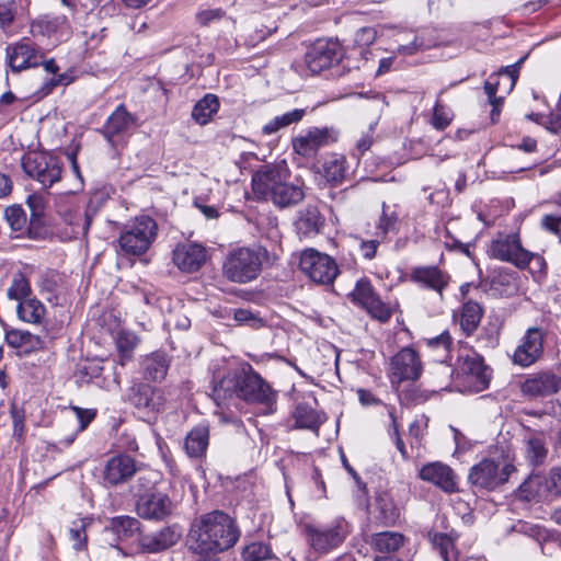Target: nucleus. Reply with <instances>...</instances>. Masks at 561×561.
<instances>
[{
  "label": "nucleus",
  "mask_w": 561,
  "mask_h": 561,
  "mask_svg": "<svg viewBox=\"0 0 561 561\" xmlns=\"http://www.w3.org/2000/svg\"><path fill=\"white\" fill-rule=\"evenodd\" d=\"M5 341L10 346L19 348L26 345L33 346L34 341L38 342V339L27 331L10 330L5 333Z\"/></svg>",
  "instance_id": "603ef678"
},
{
  "label": "nucleus",
  "mask_w": 561,
  "mask_h": 561,
  "mask_svg": "<svg viewBox=\"0 0 561 561\" xmlns=\"http://www.w3.org/2000/svg\"><path fill=\"white\" fill-rule=\"evenodd\" d=\"M218 98L214 94H206L193 107L192 117L196 123L204 125L209 122V119L218 111Z\"/></svg>",
  "instance_id": "4c0bfd02"
},
{
  "label": "nucleus",
  "mask_w": 561,
  "mask_h": 561,
  "mask_svg": "<svg viewBox=\"0 0 561 561\" xmlns=\"http://www.w3.org/2000/svg\"><path fill=\"white\" fill-rule=\"evenodd\" d=\"M24 172L44 187H51L61 179L60 160L48 152H31L22 161Z\"/></svg>",
  "instance_id": "0eeeda50"
},
{
  "label": "nucleus",
  "mask_w": 561,
  "mask_h": 561,
  "mask_svg": "<svg viewBox=\"0 0 561 561\" xmlns=\"http://www.w3.org/2000/svg\"><path fill=\"white\" fill-rule=\"evenodd\" d=\"M374 144V126L370 125L367 133H364L356 141L354 156L359 159L364 156Z\"/></svg>",
  "instance_id": "052dcab7"
},
{
  "label": "nucleus",
  "mask_w": 561,
  "mask_h": 561,
  "mask_svg": "<svg viewBox=\"0 0 561 561\" xmlns=\"http://www.w3.org/2000/svg\"><path fill=\"white\" fill-rule=\"evenodd\" d=\"M347 168L346 158L333 152L324 157L319 173L328 183L336 185L344 181Z\"/></svg>",
  "instance_id": "cd10ccee"
},
{
  "label": "nucleus",
  "mask_w": 561,
  "mask_h": 561,
  "mask_svg": "<svg viewBox=\"0 0 561 561\" xmlns=\"http://www.w3.org/2000/svg\"><path fill=\"white\" fill-rule=\"evenodd\" d=\"M398 214L394 210L382 204V211L376 225L375 236L382 241L387 238L390 232H396L398 227Z\"/></svg>",
  "instance_id": "79ce46f5"
},
{
  "label": "nucleus",
  "mask_w": 561,
  "mask_h": 561,
  "mask_svg": "<svg viewBox=\"0 0 561 561\" xmlns=\"http://www.w3.org/2000/svg\"><path fill=\"white\" fill-rule=\"evenodd\" d=\"M432 542L444 561H460L459 553L455 549V543L447 535L435 534L432 538Z\"/></svg>",
  "instance_id": "de8ad7c7"
},
{
  "label": "nucleus",
  "mask_w": 561,
  "mask_h": 561,
  "mask_svg": "<svg viewBox=\"0 0 561 561\" xmlns=\"http://www.w3.org/2000/svg\"><path fill=\"white\" fill-rule=\"evenodd\" d=\"M513 530L535 539L538 543L549 541L554 537V535L545 527L528 522L519 520L513 526Z\"/></svg>",
  "instance_id": "c03bdc74"
},
{
  "label": "nucleus",
  "mask_w": 561,
  "mask_h": 561,
  "mask_svg": "<svg viewBox=\"0 0 561 561\" xmlns=\"http://www.w3.org/2000/svg\"><path fill=\"white\" fill-rule=\"evenodd\" d=\"M514 470L510 462L484 459L471 468L469 481L479 489L490 491L506 482Z\"/></svg>",
  "instance_id": "9b49d317"
},
{
  "label": "nucleus",
  "mask_w": 561,
  "mask_h": 561,
  "mask_svg": "<svg viewBox=\"0 0 561 561\" xmlns=\"http://www.w3.org/2000/svg\"><path fill=\"white\" fill-rule=\"evenodd\" d=\"M545 333L540 328H529L517 345L512 360L520 367H528L535 364L543 353Z\"/></svg>",
  "instance_id": "2eb2a0df"
},
{
  "label": "nucleus",
  "mask_w": 561,
  "mask_h": 561,
  "mask_svg": "<svg viewBox=\"0 0 561 561\" xmlns=\"http://www.w3.org/2000/svg\"><path fill=\"white\" fill-rule=\"evenodd\" d=\"M140 530V522L130 516H116L103 529V541L117 547L119 541L133 538Z\"/></svg>",
  "instance_id": "aec40b11"
},
{
  "label": "nucleus",
  "mask_w": 561,
  "mask_h": 561,
  "mask_svg": "<svg viewBox=\"0 0 561 561\" xmlns=\"http://www.w3.org/2000/svg\"><path fill=\"white\" fill-rule=\"evenodd\" d=\"M411 279L427 289L436 291L440 297H443V291L449 283V276L436 266L413 268Z\"/></svg>",
  "instance_id": "bb28decb"
},
{
  "label": "nucleus",
  "mask_w": 561,
  "mask_h": 561,
  "mask_svg": "<svg viewBox=\"0 0 561 561\" xmlns=\"http://www.w3.org/2000/svg\"><path fill=\"white\" fill-rule=\"evenodd\" d=\"M560 389L561 377L550 371L534 374L522 383V392L530 398L548 397Z\"/></svg>",
  "instance_id": "412c9836"
},
{
  "label": "nucleus",
  "mask_w": 561,
  "mask_h": 561,
  "mask_svg": "<svg viewBox=\"0 0 561 561\" xmlns=\"http://www.w3.org/2000/svg\"><path fill=\"white\" fill-rule=\"evenodd\" d=\"M350 531V525L343 518L334 519L325 525L305 526L308 545L320 554L328 553L342 545Z\"/></svg>",
  "instance_id": "423d86ee"
},
{
  "label": "nucleus",
  "mask_w": 561,
  "mask_h": 561,
  "mask_svg": "<svg viewBox=\"0 0 561 561\" xmlns=\"http://www.w3.org/2000/svg\"><path fill=\"white\" fill-rule=\"evenodd\" d=\"M371 545L379 552L392 553L404 545V536L396 531H381L374 535Z\"/></svg>",
  "instance_id": "f704fd0d"
},
{
  "label": "nucleus",
  "mask_w": 561,
  "mask_h": 561,
  "mask_svg": "<svg viewBox=\"0 0 561 561\" xmlns=\"http://www.w3.org/2000/svg\"><path fill=\"white\" fill-rule=\"evenodd\" d=\"M4 218L13 231L23 234L25 231L31 232V225L26 227V215L21 206H10L4 210Z\"/></svg>",
  "instance_id": "49530a36"
},
{
  "label": "nucleus",
  "mask_w": 561,
  "mask_h": 561,
  "mask_svg": "<svg viewBox=\"0 0 561 561\" xmlns=\"http://www.w3.org/2000/svg\"><path fill=\"white\" fill-rule=\"evenodd\" d=\"M525 453L527 460L533 466L542 465L547 458L548 449L543 437L539 435L530 436L525 442Z\"/></svg>",
  "instance_id": "a19ab883"
},
{
  "label": "nucleus",
  "mask_w": 561,
  "mask_h": 561,
  "mask_svg": "<svg viewBox=\"0 0 561 561\" xmlns=\"http://www.w3.org/2000/svg\"><path fill=\"white\" fill-rule=\"evenodd\" d=\"M339 133L332 127H310L291 139L293 150L305 158H311L325 146L337 140Z\"/></svg>",
  "instance_id": "ddd939ff"
},
{
  "label": "nucleus",
  "mask_w": 561,
  "mask_h": 561,
  "mask_svg": "<svg viewBox=\"0 0 561 561\" xmlns=\"http://www.w3.org/2000/svg\"><path fill=\"white\" fill-rule=\"evenodd\" d=\"M296 426L318 432L320 425L325 421L323 413L318 412L307 403H299L294 413Z\"/></svg>",
  "instance_id": "473e14b6"
},
{
  "label": "nucleus",
  "mask_w": 561,
  "mask_h": 561,
  "mask_svg": "<svg viewBox=\"0 0 561 561\" xmlns=\"http://www.w3.org/2000/svg\"><path fill=\"white\" fill-rule=\"evenodd\" d=\"M483 310L481 306L474 301H467L462 306L460 325L467 335L472 334L480 324Z\"/></svg>",
  "instance_id": "e433bc0d"
},
{
  "label": "nucleus",
  "mask_w": 561,
  "mask_h": 561,
  "mask_svg": "<svg viewBox=\"0 0 561 561\" xmlns=\"http://www.w3.org/2000/svg\"><path fill=\"white\" fill-rule=\"evenodd\" d=\"M19 318L28 323H39L45 314L44 305L35 298H25L16 308Z\"/></svg>",
  "instance_id": "c9c22d12"
},
{
  "label": "nucleus",
  "mask_w": 561,
  "mask_h": 561,
  "mask_svg": "<svg viewBox=\"0 0 561 561\" xmlns=\"http://www.w3.org/2000/svg\"><path fill=\"white\" fill-rule=\"evenodd\" d=\"M451 345L453 339L448 331H444L442 334L426 340V346L433 353L435 360L440 363V370L447 376L453 374L450 366L444 365L450 357Z\"/></svg>",
  "instance_id": "2f4dec72"
},
{
  "label": "nucleus",
  "mask_w": 561,
  "mask_h": 561,
  "mask_svg": "<svg viewBox=\"0 0 561 561\" xmlns=\"http://www.w3.org/2000/svg\"><path fill=\"white\" fill-rule=\"evenodd\" d=\"M85 522L80 519L72 524V527L69 529L70 540L72 541V547L76 550H82L87 546V533H85Z\"/></svg>",
  "instance_id": "5fc2aeb1"
},
{
  "label": "nucleus",
  "mask_w": 561,
  "mask_h": 561,
  "mask_svg": "<svg viewBox=\"0 0 561 561\" xmlns=\"http://www.w3.org/2000/svg\"><path fill=\"white\" fill-rule=\"evenodd\" d=\"M157 236L158 225L156 220L141 215L125 225L119 234L118 244L125 254L139 256L150 249Z\"/></svg>",
  "instance_id": "39448f33"
},
{
  "label": "nucleus",
  "mask_w": 561,
  "mask_h": 561,
  "mask_svg": "<svg viewBox=\"0 0 561 561\" xmlns=\"http://www.w3.org/2000/svg\"><path fill=\"white\" fill-rule=\"evenodd\" d=\"M135 123V116L126 110L124 104H119L107 117L100 131L104 138L113 145L115 142V137L129 131Z\"/></svg>",
  "instance_id": "a878e982"
},
{
  "label": "nucleus",
  "mask_w": 561,
  "mask_h": 561,
  "mask_svg": "<svg viewBox=\"0 0 561 561\" xmlns=\"http://www.w3.org/2000/svg\"><path fill=\"white\" fill-rule=\"evenodd\" d=\"M158 478L159 474L156 471L146 470L144 472H140L137 479L139 490H142L145 492L150 491L157 483Z\"/></svg>",
  "instance_id": "e2e57ef3"
},
{
  "label": "nucleus",
  "mask_w": 561,
  "mask_h": 561,
  "mask_svg": "<svg viewBox=\"0 0 561 561\" xmlns=\"http://www.w3.org/2000/svg\"><path fill=\"white\" fill-rule=\"evenodd\" d=\"M242 557L244 561H265L272 558V550L267 543L255 541L244 548Z\"/></svg>",
  "instance_id": "09e8293b"
},
{
  "label": "nucleus",
  "mask_w": 561,
  "mask_h": 561,
  "mask_svg": "<svg viewBox=\"0 0 561 561\" xmlns=\"http://www.w3.org/2000/svg\"><path fill=\"white\" fill-rule=\"evenodd\" d=\"M381 242L382 240L376 236L370 240L359 239V251L362 256L365 260H373L376 256L377 249Z\"/></svg>",
  "instance_id": "680f3d73"
},
{
  "label": "nucleus",
  "mask_w": 561,
  "mask_h": 561,
  "mask_svg": "<svg viewBox=\"0 0 561 561\" xmlns=\"http://www.w3.org/2000/svg\"><path fill=\"white\" fill-rule=\"evenodd\" d=\"M239 537L234 520L221 511H214L192 524L188 546L198 554L218 553L233 547Z\"/></svg>",
  "instance_id": "f03ea898"
},
{
  "label": "nucleus",
  "mask_w": 561,
  "mask_h": 561,
  "mask_svg": "<svg viewBox=\"0 0 561 561\" xmlns=\"http://www.w3.org/2000/svg\"><path fill=\"white\" fill-rule=\"evenodd\" d=\"M138 344V336L130 331L119 332L116 341L117 348L121 353L122 360L129 358L130 353Z\"/></svg>",
  "instance_id": "3c124183"
},
{
  "label": "nucleus",
  "mask_w": 561,
  "mask_h": 561,
  "mask_svg": "<svg viewBox=\"0 0 561 561\" xmlns=\"http://www.w3.org/2000/svg\"><path fill=\"white\" fill-rule=\"evenodd\" d=\"M547 480L540 474L529 476L519 486L520 495L527 501L541 496L545 491H548Z\"/></svg>",
  "instance_id": "37998d69"
},
{
  "label": "nucleus",
  "mask_w": 561,
  "mask_h": 561,
  "mask_svg": "<svg viewBox=\"0 0 561 561\" xmlns=\"http://www.w3.org/2000/svg\"><path fill=\"white\" fill-rule=\"evenodd\" d=\"M207 259L206 249L197 243H184L173 251V262L182 271L193 273L198 271Z\"/></svg>",
  "instance_id": "4be33fe9"
},
{
  "label": "nucleus",
  "mask_w": 561,
  "mask_h": 561,
  "mask_svg": "<svg viewBox=\"0 0 561 561\" xmlns=\"http://www.w3.org/2000/svg\"><path fill=\"white\" fill-rule=\"evenodd\" d=\"M484 92L488 95L489 102L492 105L491 118L492 122H496L497 117L501 113V106L504 101V95L496 96L499 91V82H492L491 80H486L484 82Z\"/></svg>",
  "instance_id": "8fccbe9b"
},
{
  "label": "nucleus",
  "mask_w": 561,
  "mask_h": 561,
  "mask_svg": "<svg viewBox=\"0 0 561 561\" xmlns=\"http://www.w3.org/2000/svg\"><path fill=\"white\" fill-rule=\"evenodd\" d=\"M252 188L257 198L271 201L280 208L297 205L305 197L301 185L290 181L285 161L261 167L252 176Z\"/></svg>",
  "instance_id": "7ed1b4c3"
},
{
  "label": "nucleus",
  "mask_w": 561,
  "mask_h": 561,
  "mask_svg": "<svg viewBox=\"0 0 561 561\" xmlns=\"http://www.w3.org/2000/svg\"><path fill=\"white\" fill-rule=\"evenodd\" d=\"M342 58L341 46L337 41H318L306 54L305 60L311 73L337 64Z\"/></svg>",
  "instance_id": "dca6fc26"
},
{
  "label": "nucleus",
  "mask_w": 561,
  "mask_h": 561,
  "mask_svg": "<svg viewBox=\"0 0 561 561\" xmlns=\"http://www.w3.org/2000/svg\"><path fill=\"white\" fill-rule=\"evenodd\" d=\"M16 3L14 0H0V25L9 27L14 22Z\"/></svg>",
  "instance_id": "13d9d810"
},
{
  "label": "nucleus",
  "mask_w": 561,
  "mask_h": 561,
  "mask_svg": "<svg viewBox=\"0 0 561 561\" xmlns=\"http://www.w3.org/2000/svg\"><path fill=\"white\" fill-rule=\"evenodd\" d=\"M490 254L518 268H525L533 259L542 260L522 247L518 233H499L490 244Z\"/></svg>",
  "instance_id": "6e6552de"
},
{
  "label": "nucleus",
  "mask_w": 561,
  "mask_h": 561,
  "mask_svg": "<svg viewBox=\"0 0 561 561\" xmlns=\"http://www.w3.org/2000/svg\"><path fill=\"white\" fill-rule=\"evenodd\" d=\"M234 320L239 323H250L253 322L254 327L256 323H260L261 320L257 319L250 310L247 309H237L234 311Z\"/></svg>",
  "instance_id": "338daca9"
},
{
  "label": "nucleus",
  "mask_w": 561,
  "mask_h": 561,
  "mask_svg": "<svg viewBox=\"0 0 561 561\" xmlns=\"http://www.w3.org/2000/svg\"><path fill=\"white\" fill-rule=\"evenodd\" d=\"M350 297L354 304L364 308L374 319L387 322L391 318V308L380 299L368 279H358Z\"/></svg>",
  "instance_id": "4468645a"
},
{
  "label": "nucleus",
  "mask_w": 561,
  "mask_h": 561,
  "mask_svg": "<svg viewBox=\"0 0 561 561\" xmlns=\"http://www.w3.org/2000/svg\"><path fill=\"white\" fill-rule=\"evenodd\" d=\"M138 471L135 459L126 454L111 457L103 470V480L108 485H118L129 481Z\"/></svg>",
  "instance_id": "a211bd4d"
},
{
  "label": "nucleus",
  "mask_w": 561,
  "mask_h": 561,
  "mask_svg": "<svg viewBox=\"0 0 561 561\" xmlns=\"http://www.w3.org/2000/svg\"><path fill=\"white\" fill-rule=\"evenodd\" d=\"M30 294L31 286L28 279L23 273H15L12 277L11 285L7 290L8 298L20 302L27 298Z\"/></svg>",
  "instance_id": "a18cd8bd"
},
{
  "label": "nucleus",
  "mask_w": 561,
  "mask_h": 561,
  "mask_svg": "<svg viewBox=\"0 0 561 561\" xmlns=\"http://www.w3.org/2000/svg\"><path fill=\"white\" fill-rule=\"evenodd\" d=\"M561 224V215H545L541 219V226L553 233H557L559 231V226Z\"/></svg>",
  "instance_id": "69168bd1"
},
{
  "label": "nucleus",
  "mask_w": 561,
  "mask_h": 561,
  "mask_svg": "<svg viewBox=\"0 0 561 561\" xmlns=\"http://www.w3.org/2000/svg\"><path fill=\"white\" fill-rule=\"evenodd\" d=\"M547 490L554 494H561V468H554L550 471Z\"/></svg>",
  "instance_id": "0e129e2a"
},
{
  "label": "nucleus",
  "mask_w": 561,
  "mask_h": 561,
  "mask_svg": "<svg viewBox=\"0 0 561 561\" xmlns=\"http://www.w3.org/2000/svg\"><path fill=\"white\" fill-rule=\"evenodd\" d=\"M225 15L226 12L220 8L205 9L197 12L195 19L201 26H209L222 20Z\"/></svg>",
  "instance_id": "4d7b16f0"
},
{
  "label": "nucleus",
  "mask_w": 561,
  "mask_h": 561,
  "mask_svg": "<svg viewBox=\"0 0 561 561\" xmlns=\"http://www.w3.org/2000/svg\"><path fill=\"white\" fill-rule=\"evenodd\" d=\"M299 268L313 283L322 285L332 284L339 274L335 261L314 249H306L301 252Z\"/></svg>",
  "instance_id": "1a4fd4ad"
},
{
  "label": "nucleus",
  "mask_w": 561,
  "mask_h": 561,
  "mask_svg": "<svg viewBox=\"0 0 561 561\" xmlns=\"http://www.w3.org/2000/svg\"><path fill=\"white\" fill-rule=\"evenodd\" d=\"M71 410L73 415L69 421L75 423V430L69 436L61 440L66 447L73 443L77 434L84 431L95 416V412L92 410H87L79 407H72Z\"/></svg>",
  "instance_id": "58836bf2"
},
{
  "label": "nucleus",
  "mask_w": 561,
  "mask_h": 561,
  "mask_svg": "<svg viewBox=\"0 0 561 561\" xmlns=\"http://www.w3.org/2000/svg\"><path fill=\"white\" fill-rule=\"evenodd\" d=\"M218 407H228L233 398L261 405L265 414L276 411L277 392L250 364L230 369L213 388Z\"/></svg>",
  "instance_id": "f257e3e1"
},
{
  "label": "nucleus",
  "mask_w": 561,
  "mask_h": 561,
  "mask_svg": "<svg viewBox=\"0 0 561 561\" xmlns=\"http://www.w3.org/2000/svg\"><path fill=\"white\" fill-rule=\"evenodd\" d=\"M323 226V218L314 206H307L299 211L295 227L299 238H311L320 232Z\"/></svg>",
  "instance_id": "c85d7f7f"
},
{
  "label": "nucleus",
  "mask_w": 561,
  "mask_h": 561,
  "mask_svg": "<svg viewBox=\"0 0 561 561\" xmlns=\"http://www.w3.org/2000/svg\"><path fill=\"white\" fill-rule=\"evenodd\" d=\"M423 371L420 354L412 347L405 346L390 359L389 378L392 385L403 381L417 380Z\"/></svg>",
  "instance_id": "f8f14e48"
},
{
  "label": "nucleus",
  "mask_w": 561,
  "mask_h": 561,
  "mask_svg": "<svg viewBox=\"0 0 561 561\" xmlns=\"http://www.w3.org/2000/svg\"><path fill=\"white\" fill-rule=\"evenodd\" d=\"M43 55L30 42H21L8 48V62L13 72L36 67Z\"/></svg>",
  "instance_id": "393cba45"
},
{
  "label": "nucleus",
  "mask_w": 561,
  "mask_h": 561,
  "mask_svg": "<svg viewBox=\"0 0 561 561\" xmlns=\"http://www.w3.org/2000/svg\"><path fill=\"white\" fill-rule=\"evenodd\" d=\"M458 362L457 371L472 391L480 392L489 387L491 370L480 354L473 350H465L459 355Z\"/></svg>",
  "instance_id": "9d476101"
},
{
  "label": "nucleus",
  "mask_w": 561,
  "mask_h": 561,
  "mask_svg": "<svg viewBox=\"0 0 561 561\" xmlns=\"http://www.w3.org/2000/svg\"><path fill=\"white\" fill-rule=\"evenodd\" d=\"M127 400L139 411L157 413L164 404V397L160 389L148 383H136L128 389Z\"/></svg>",
  "instance_id": "f3484780"
},
{
  "label": "nucleus",
  "mask_w": 561,
  "mask_h": 561,
  "mask_svg": "<svg viewBox=\"0 0 561 561\" xmlns=\"http://www.w3.org/2000/svg\"><path fill=\"white\" fill-rule=\"evenodd\" d=\"M306 115L305 108H295L290 112L284 113L282 115L275 116L271 121H268L263 127L262 131L264 135H272L277 133L279 129L290 126L291 124H297Z\"/></svg>",
  "instance_id": "72a5a7b5"
},
{
  "label": "nucleus",
  "mask_w": 561,
  "mask_h": 561,
  "mask_svg": "<svg viewBox=\"0 0 561 561\" xmlns=\"http://www.w3.org/2000/svg\"><path fill=\"white\" fill-rule=\"evenodd\" d=\"M171 510V500L160 492L140 495L137 502L138 515L147 519H163L170 515Z\"/></svg>",
  "instance_id": "b1692460"
},
{
  "label": "nucleus",
  "mask_w": 561,
  "mask_h": 561,
  "mask_svg": "<svg viewBox=\"0 0 561 561\" xmlns=\"http://www.w3.org/2000/svg\"><path fill=\"white\" fill-rule=\"evenodd\" d=\"M549 129L552 131H558L561 129V106L557 107L556 111L551 112L548 116Z\"/></svg>",
  "instance_id": "774afa93"
},
{
  "label": "nucleus",
  "mask_w": 561,
  "mask_h": 561,
  "mask_svg": "<svg viewBox=\"0 0 561 561\" xmlns=\"http://www.w3.org/2000/svg\"><path fill=\"white\" fill-rule=\"evenodd\" d=\"M518 78V64L503 67L497 73L489 77L488 80L499 82V91L503 92L505 96L515 87Z\"/></svg>",
  "instance_id": "ea45409f"
},
{
  "label": "nucleus",
  "mask_w": 561,
  "mask_h": 561,
  "mask_svg": "<svg viewBox=\"0 0 561 561\" xmlns=\"http://www.w3.org/2000/svg\"><path fill=\"white\" fill-rule=\"evenodd\" d=\"M209 444V430L207 426L198 425L192 428L184 439V449L190 458H202L205 456Z\"/></svg>",
  "instance_id": "7c9ffc66"
},
{
  "label": "nucleus",
  "mask_w": 561,
  "mask_h": 561,
  "mask_svg": "<svg viewBox=\"0 0 561 561\" xmlns=\"http://www.w3.org/2000/svg\"><path fill=\"white\" fill-rule=\"evenodd\" d=\"M451 119V111L437 101L433 108L432 125L434 128L444 130L450 124Z\"/></svg>",
  "instance_id": "864d4df0"
},
{
  "label": "nucleus",
  "mask_w": 561,
  "mask_h": 561,
  "mask_svg": "<svg viewBox=\"0 0 561 561\" xmlns=\"http://www.w3.org/2000/svg\"><path fill=\"white\" fill-rule=\"evenodd\" d=\"M377 38V31L371 26L359 28L354 36V43L360 48H365L374 44Z\"/></svg>",
  "instance_id": "bf43d9fd"
},
{
  "label": "nucleus",
  "mask_w": 561,
  "mask_h": 561,
  "mask_svg": "<svg viewBox=\"0 0 561 561\" xmlns=\"http://www.w3.org/2000/svg\"><path fill=\"white\" fill-rule=\"evenodd\" d=\"M182 537V530L178 526H167L158 531L144 535L139 539L141 549L146 552L157 553L176 545Z\"/></svg>",
  "instance_id": "5701e85b"
},
{
  "label": "nucleus",
  "mask_w": 561,
  "mask_h": 561,
  "mask_svg": "<svg viewBox=\"0 0 561 561\" xmlns=\"http://www.w3.org/2000/svg\"><path fill=\"white\" fill-rule=\"evenodd\" d=\"M171 359L164 352H153L147 355L141 365L146 379L162 381L170 368Z\"/></svg>",
  "instance_id": "c756f323"
},
{
  "label": "nucleus",
  "mask_w": 561,
  "mask_h": 561,
  "mask_svg": "<svg viewBox=\"0 0 561 561\" xmlns=\"http://www.w3.org/2000/svg\"><path fill=\"white\" fill-rule=\"evenodd\" d=\"M45 198L39 194H32L27 198V205L31 209V226H35L41 221V217L44 214Z\"/></svg>",
  "instance_id": "6e6d98bb"
},
{
  "label": "nucleus",
  "mask_w": 561,
  "mask_h": 561,
  "mask_svg": "<svg viewBox=\"0 0 561 561\" xmlns=\"http://www.w3.org/2000/svg\"><path fill=\"white\" fill-rule=\"evenodd\" d=\"M419 477L421 480L437 486L446 493L458 491L454 470L443 462L434 461L422 466Z\"/></svg>",
  "instance_id": "6ab92c4d"
},
{
  "label": "nucleus",
  "mask_w": 561,
  "mask_h": 561,
  "mask_svg": "<svg viewBox=\"0 0 561 561\" xmlns=\"http://www.w3.org/2000/svg\"><path fill=\"white\" fill-rule=\"evenodd\" d=\"M266 254L262 247H242L230 251L222 263L224 276L239 284L254 280L262 271Z\"/></svg>",
  "instance_id": "20e7f679"
}]
</instances>
